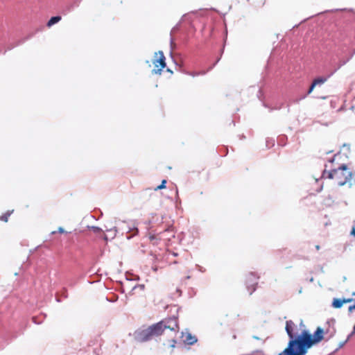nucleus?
<instances>
[{
  "instance_id": "obj_24",
  "label": "nucleus",
  "mask_w": 355,
  "mask_h": 355,
  "mask_svg": "<svg viewBox=\"0 0 355 355\" xmlns=\"http://www.w3.org/2000/svg\"><path fill=\"white\" fill-rule=\"evenodd\" d=\"M58 232H59L60 233H64V232H65L64 230L62 227H60L58 228Z\"/></svg>"
},
{
  "instance_id": "obj_19",
  "label": "nucleus",
  "mask_w": 355,
  "mask_h": 355,
  "mask_svg": "<svg viewBox=\"0 0 355 355\" xmlns=\"http://www.w3.org/2000/svg\"><path fill=\"white\" fill-rule=\"evenodd\" d=\"M346 343H347V340L340 343L338 347L334 351V352H337L340 348L343 347L345 345Z\"/></svg>"
},
{
  "instance_id": "obj_9",
  "label": "nucleus",
  "mask_w": 355,
  "mask_h": 355,
  "mask_svg": "<svg viewBox=\"0 0 355 355\" xmlns=\"http://www.w3.org/2000/svg\"><path fill=\"white\" fill-rule=\"evenodd\" d=\"M182 338L183 342L187 345H193L197 342V338L195 336H193L189 331L182 333Z\"/></svg>"
},
{
  "instance_id": "obj_11",
  "label": "nucleus",
  "mask_w": 355,
  "mask_h": 355,
  "mask_svg": "<svg viewBox=\"0 0 355 355\" xmlns=\"http://www.w3.org/2000/svg\"><path fill=\"white\" fill-rule=\"evenodd\" d=\"M345 304V301H343V299L340 298H335L333 300L332 302V306L336 309H340L342 307V306Z\"/></svg>"
},
{
  "instance_id": "obj_29",
  "label": "nucleus",
  "mask_w": 355,
  "mask_h": 355,
  "mask_svg": "<svg viewBox=\"0 0 355 355\" xmlns=\"http://www.w3.org/2000/svg\"><path fill=\"white\" fill-rule=\"evenodd\" d=\"M334 161V158H332L329 160V162H333Z\"/></svg>"
},
{
  "instance_id": "obj_12",
  "label": "nucleus",
  "mask_w": 355,
  "mask_h": 355,
  "mask_svg": "<svg viewBox=\"0 0 355 355\" xmlns=\"http://www.w3.org/2000/svg\"><path fill=\"white\" fill-rule=\"evenodd\" d=\"M61 19L60 16H54L52 17L49 21L47 22V26L51 27V26L55 24L58 21H60Z\"/></svg>"
},
{
  "instance_id": "obj_7",
  "label": "nucleus",
  "mask_w": 355,
  "mask_h": 355,
  "mask_svg": "<svg viewBox=\"0 0 355 355\" xmlns=\"http://www.w3.org/2000/svg\"><path fill=\"white\" fill-rule=\"evenodd\" d=\"M159 55V57L157 60H156L155 61H154V64L155 67H158L157 65V63L159 64L161 68L156 70V69H153V71L155 73H159L160 74L161 72H162V69H164L165 67H166V62H165V56L164 55V53L162 51H159L158 52Z\"/></svg>"
},
{
  "instance_id": "obj_16",
  "label": "nucleus",
  "mask_w": 355,
  "mask_h": 355,
  "mask_svg": "<svg viewBox=\"0 0 355 355\" xmlns=\"http://www.w3.org/2000/svg\"><path fill=\"white\" fill-rule=\"evenodd\" d=\"M89 228L92 230V231L96 234H98L102 232V229L96 226H91L89 227Z\"/></svg>"
},
{
  "instance_id": "obj_6",
  "label": "nucleus",
  "mask_w": 355,
  "mask_h": 355,
  "mask_svg": "<svg viewBox=\"0 0 355 355\" xmlns=\"http://www.w3.org/2000/svg\"><path fill=\"white\" fill-rule=\"evenodd\" d=\"M259 277L254 272H250L246 279V287L250 295H252L256 290Z\"/></svg>"
},
{
  "instance_id": "obj_30",
  "label": "nucleus",
  "mask_w": 355,
  "mask_h": 355,
  "mask_svg": "<svg viewBox=\"0 0 355 355\" xmlns=\"http://www.w3.org/2000/svg\"><path fill=\"white\" fill-rule=\"evenodd\" d=\"M315 248H316L317 250L320 249V246L319 245H316Z\"/></svg>"
},
{
  "instance_id": "obj_31",
  "label": "nucleus",
  "mask_w": 355,
  "mask_h": 355,
  "mask_svg": "<svg viewBox=\"0 0 355 355\" xmlns=\"http://www.w3.org/2000/svg\"><path fill=\"white\" fill-rule=\"evenodd\" d=\"M104 239H105V240H107V236H104Z\"/></svg>"
},
{
  "instance_id": "obj_4",
  "label": "nucleus",
  "mask_w": 355,
  "mask_h": 355,
  "mask_svg": "<svg viewBox=\"0 0 355 355\" xmlns=\"http://www.w3.org/2000/svg\"><path fill=\"white\" fill-rule=\"evenodd\" d=\"M153 337L162 334L164 331L175 332L178 329L177 318L175 317L163 320L148 327Z\"/></svg>"
},
{
  "instance_id": "obj_23",
  "label": "nucleus",
  "mask_w": 355,
  "mask_h": 355,
  "mask_svg": "<svg viewBox=\"0 0 355 355\" xmlns=\"http://www.w3.org/2000/svg\"><path fill=\"white\" fill-rule=\"evenodd\" d=\"M343 301H345V303H348V302H352L353 299H352V298L343 299Z\"/></svg>"
},
{
  "instance_id": "obj_27",
  "label": "nucleus",
  "mask_w": 355,
  "mask_h": 355,
  "mask_svg": "<svg viewBox=\"0 0 355 355\" xmlns=\"http://www.w3.org/2000/svg\"><path fill=\"white\" fill-rule=\"evenodd\" d=\"M253 338H254V339H256V340H259V337H257V336H253Z\"/></svg>"
},
{
  "instance_id": "obj_8",
  "label": "nucleus",
  "mask_w": 355,
  "mask_h": 355,
  "mask_svg": "<svg viewBox=\"0 0 355 355\" xmlns=\"http://www.w3.org/2000/svg\"><path fill=\"white\" fill-rule=\"evenodd\" d=\"M161 238L170 241L175 237V232L173 225H168L163 232H160Z\"/></svg>"
},
{
  "instance_id": "obj_32",
  "label": "nucleus",
  "mask_w": 355,
  "mask_h": 355,
  "mask_svg": "<svg viewBox=\"0 0 355 355\" xmlns=\"http://www.w3.org/2000/svg\"><path fill=\"white\" fill-rule=\"evenodd\" d=\"M300 326L301 327H304V325L303 324L302 322L300 323Z\"/></svg>"
},
{
  "instance_id": "obj_25",
  "label": "nucleus",
  "mask_w": 355,
  "mask_h": 355,
  "mask_svg": "<svg viewBox=\"0 0 355 355\" xmlns=\"http://www.w3.org/2000/svg\"><path fill=\"white\" fill-rule=\"evenodd\" d=\"M354 334H352V332H351V334L348 335V336H347V339H346L347 342L349 340V338H351Z\"/></svg>"
},
{
  "instance_id": "obj_21",
  "label": "nucleus",
  "mask_w": 355,
  "mask_h": 355,
  "mask_svg": "<svg viewBox=\"0 0 355 355\" xmlns=\"http://www.w3.org/2000/svg\"><path fill=\"white\" fill-rule=\"evenodd\" d=\"M315 87V86H313V83H312V84H311V87H310L309 89L308 90L307 94H311V93L313 92V89H314V87Z\"/></svg>"
},
{
  "instance_id": "obj_34",
  "label": "nucleus",
  "mask_w": 355,
  "mask_h": 355,
  "mask_svg": "<svg viewBox=\"0 0 355 355\" xmlns=\"http://www.w3.org/2000/svg\"><path fill=\"white\" fill-rule=\"evenodd\" d=\"M167 71H169V72H171V73H173V71H171V69H167Z\"/></svg>"
},
{
  "instance_id": "obj_20",
  "label": "nucleus",
  "mask_w": 355,
  "mask_h": 355,
  "mask_svg": "<svg viewBox=\"0 0 355 355\" xmlns=\"http://www.w3.org/2000/svg\"><path fill=\"white\" fill-rule=\"evenodd\" d=\"M354 310H355V303L353 305L349 306L348 311L352 313Z\"/></svg>"
},
{
  "instance_id": "obj_1",
  "label": "nucleus",
  "mask_w": 355,
  "mask_h": 355,
  "mask_svg": "<svg viewBox=\"0 0 355 355\" xmlns=\"http://www.w3.org/2000/svg\"><path fill=\"white\" fill-rule=\"evenodd\" d=\"M289 338L287 347L278 355H300L302 349V336L303 330L299 332V328L292 320H287L285 327Z\"/></svg>"
},
{
  "instance_id": "obj_28",
  "label": "nucleus",
  "mask_w": 355,
  "mask_h": 355,
  "mask_svg": "<svg viewBox=\"0 0 355 355\" xmlns=\"http://www.w3.org/2000/svg\"><path fill=\"white\" fill-rule=\"evenodd\" d=\"M33 322H34L35 323H37V322H36V320H35V318H33Z\"/></svg>"
},
{
  "instance_id": "obj_15",
  "label": "nucleus",
  "mask_w": 355,
  "mask_h": 355,
  "mask_svg": "<svg viewBox=\"0 0 355 355\" xmlns=\"http://www.w3.org/2000/svg\"><path fill=\"white\" fill-rule=\"evenodd\" d=\"M166 180H163L162 181V183L160 185L156 187L154 190L155 191H158V190H160V189H164L166 187Z\"/></svg>"
},
{
  "instance_id": "obj_13",
  "label": "nucleus",
  "mask_w": 355,
  "mask_h": 355,
  "mask_svg": "<svg viewBox=\"0 0 355 355\" xmlns=\"http://www.w3.org/2000/svg\"><path fill=\"white\" fill-rule=\"evenodd\" d=\"M327 80V78H323V77L317 78L313 81V86L321 85L324 84Z\"/></svg>"
},
{
  "instance_id": "obj_37",
  "label": "nucleus",
  "mask_w": 355,
  "mask_h": 355,
  "mask_svg": "<svg viewBox=\"0 0 355 355\" xmlns=\"http://www.w3.org/2000/svg\"><path fill=\"white\" fill-rule=\"evenodd\" d=\"M353 295H355V292H354V293H353Z\"/></svg>"
},
{
  "instance_id": "obj_5",
  "label": "nucleus",
  "mask_w": 355,
  "mask_h": 355,
  "mask_svg": "<svg viewBox=\"0 0 355 355\" xmlns=\"http://www.w3.org/2000/svg\"><path fill=\"white\" fill-rule=\"evenodd\" d=\"M134 338L137 341L144 343L151 340L153 336L149 328L148 327L144 329H139L136 331L134 334Z\"/></svg>"
},
{
  "instance_id": "obj_14",
  "label": "nucleus",
  "mask_w": 355,
  "mask_h": 355,
  "mask_svg": "<svg viewBox=\"0 0 355 355\" xmlns=\"http://www.w3.org/2000/svg\"><path fill=\"white\" fill-rule=\"evenodd\" d=\"M12 212V211H7L5 214L2 215L0 216V220H3V221H5V222H7L8 220V217L10 216L11 213Z\"/></svg>"
},
{
  "instance_id": "obj_2",
  "label": "nucleus",
  "mask_w": 355,
  "mask_h": 355,
  "mask_svg": "<svg viewBox=\"0 0 355 355\" xmlns=\"http://www.w3.org/2000/svg\"><path fill=\"white\" fill-rule=\"evenodd\" d=\"M322 176L324 178L334 179L338 186H343L352 180L353 174L347 165L343 164L338 168L330 171L324 170Z\"/></svg>"
},
{
  "instance_id": "obj_33",
  "label": "nucleus",
  "mask_w": 355,
  "mask_h": 355,
  "mask_svg": "<svg viewBox=\"0 0 355 355\" xmlns=\"http://www.w3.org/2000/svg\"><path fill=\"white\" fill-rule=\"evenodd\" d=\"M345 63H346V62H343L340 64V66H342V65H343V64H345Z\"/></svg>"
},
{
  "instance_id": "obj_35",
  "label": "nucleus",
  "mask_w": 355,
  "mask_h": 355,
  "mask_svg": "<svg viewBox=\"0 0 355 355\" xmlns=\"http://www.w3.org/2000/svg\"><path fill=\"white\" fill-rule=\"evenodd\" d=\"M271 145H272V146H273V145H274V141H272Z\"/></svg>"
},
{
  "instance_id": "obj_26",
  "label": "nucleus",
  "mask_w": 355,
  "mask_h": 355,
  "mask_svg": "<svg viewBox=\"0 0 355 355\" xmlns=\"http://www.w3.org/2000/svg\"><path fill=\"white\" fill-rule=\"evenodd\" d=\"M352 334H355V324H354V326L353 327Z\"/></svg>"
},
{
  "instance_id": "obj_17",
  "label": "nucleus",
  "mask_w": 355,
  "mask_h": 355,
  "mask_svg": "<svg viewBox=\"0 0 355 355\" xmlns=\"http://www.w3.org/2000/svg\"><path fill=\"white\" fill-rule=\"evenodd\" d=\"M107 232L112 233V238H114L116 235V233H117V229L116 227H114L113 228H111L110 230H107Z\"/></svg>"
},
{
  "instance_id": "obj_36",
  "label": "nucleus",
  "mask_w": 355,
  "mask_h": 355,
  "mask_svg": "<svg viewBox=\"0 0 355 355\" xmlns=\"http://www.w3.org/2000/svg\"><path fill=\"white\" fill-rule=\"evenodd\" d=\"M171 347H175L174 343H173V345H171Z\"/></svg>"
},
{
  "instance_id": "obj_3",
  "label": "nucleus",
  "mask_w": 355,
  "mask_h": 355,
  "mask_svg": "<svg viewBox=\"0 0 355 355\" xmlns=\"http://www.w3.org/2000/svg\"><path fill=\"white\" fill-rule=\"evenodd\" d=\"M324 330L321 327H318L312 335L307 329H303V336H302V349L300 355H306L308 349L314 344L320 342L323 339Z\"/></svg>"
},
{
  "instance_id": "obj_22",
  "label": "nucleus",
  "mask_w": 355,
  "mask_h": 355,
  "mask_svg": "<svg viewBox=\"0 0 355 355\" xmlns=\"http://www.w3.org/2000/svg\"><path fill=\"white\" fill-rule=\"evenodd\" d=\"M354 225L353 226V228L352 230V232H351V234L354 236H355V220L354 222Z\"/></svg>"
},
{
  "instance_id": "obj_10",
  "label": "nucleus",
  "mask_w": 355,
  "mask_h": 355,
  "mask_svg": "<svg viewBox=\"0 0 355 355\" xmlns=\"http://www.w3.org/2000/svg\"><path fill=\"white\" fill-rule=\"evenodd\" d=\"M128 232H133L131 235L127 236L128 239H130L134 236L137 235L139 232L137 224L135 221H132L128 224Z\"/></svg>"
},
{
  "instance_id": "obj_18",
  "label": "nucleus",
  "mask_w": 355,
  "mask_h": 355,
  "mask_svg": "<svg viewBox=\"0 0 355 355\" xmlns=\"http://www.w3.org/2000/svg\"><path fill=\"white\" fill-rule=\"evenodd\" d=\"M144 284H138V285H136L133 288H132V290H135L137 288H140L141 291H143L144 289Z\"/></svg>"
}]
</instances>
